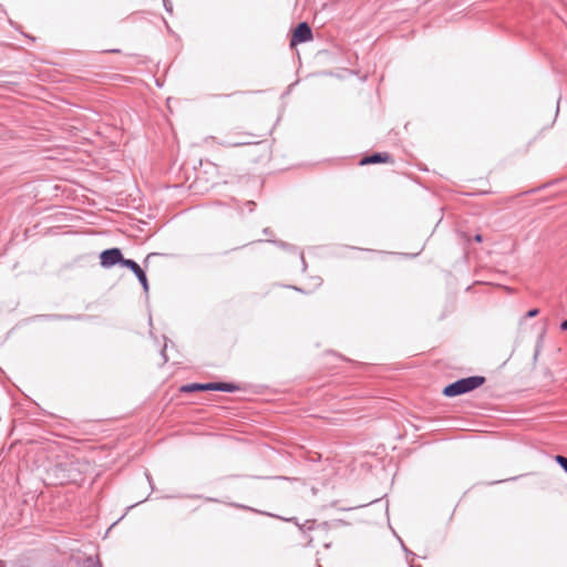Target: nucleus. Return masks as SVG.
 <instances>
[{
    "instance_id": "obj_1",
    "label": "nucleus",
    "mask_w": 567,
    "mask_h": 567,
    "mask_svg": "<svg viewBox=\"0 0 567 567\" xmlns=\"http://www.w3.org/2000/svg\"><path fill=\"white\" fill-rule=\"evenodd\" d=\"M87 463L79 460H70L55 465L53 475L61 484L76 483L82 480Z\"/></svg>"
},
{
    "instance_id": "obj_2",
    "label": "nucleus",
    "mask_w": 567,
    "mask_h": 567,
    "mask_svg": "<svg viewBox=\"0 0 567 567\" xmlns=\"http://www.w3.org/2000/svg\"><path fill=\"white\" fill-rule=\"evenodd\" d=\"M485 382L484 377H470L465 379H461L452 384H449L443 389V394L445 396H456L464 393H467L470 391H473L481 385H483Z\"/></svg>"
},
{
    "instance_id": "obj_3",
    "label": "nucleus",
    "mask_w": 567,
    "mask_h": 567,
    "mask_svg": "<svg viewBox=\"0 0 567 567\" xmlns=\"http://www.w3.org/2000/svg\"><path fill=\"white\" fill-rule=\"evenodd\" d=\"M237 390V386L233 383L225 382H210V383H190L183 385L181 388V392H195V391H225V392H234Z\"/></svg>"
},
{
    "instance_id": "obj_4",
    "label": "nucleus",
    "mask_w": 567,
    "mask_h": 567,
    "mask_svg": "<svg viewBox=\"0 0 567 567\" xmlns=\"http://www.w3.org/2000/svg\"><path fill=\"white\" fill-rule=\"evenodd\" d=\"M125 260L126 259L123 258V255L118 248L106 249L100 255L101 266L105 268L112 267L116 264L123 265V261Z\"/></svg>"
},
{
    "instance_id": "obj_5",
    "label": "nucleus",
    "mask_w": 567,
    "mask_h": 567,
    "mask_svg": "<svg viewBox=\"0 0 567 567\" xmlns=\"http://www.w3.org/2000/svg\"><path fill=\"white\" fill-rule=\"evenodd\" d=\"M311 39L312 31L310 27L306 22H302L298 24V27L295 29L290 44L291 47H295L298 43L307 42L310 41Z\"/></svg>"
},
{
    "instance_id": "obj_6",
    "label": "nucleus",
    "mask_w": 567,
    "mask_h": 567,
    "mask_svg": "<svg viewBox=\"0 0 567 567\" xmlns=\"http://www.w3.org/2000/svg\"><path fill=\"white\" fill-rule=\"evenodd\" d=\"M123 266L131 269L136 275V277L138 278L140 282L142 284L144 290L147 291L148 290L147 278H146L143 269L138 266V264L135 262L134 260L127 259V260L123 261Z\"/></svg>"
},
{
    "instance_id": "obj_7",
    "label": "nucleus",
    "mask_w": 567,
    "mask_h": 567,
    "mask_svg": "<svg viewBox=\"0 0 567 567\" xmlns=\"http://www.w3.org/2000/svg\"><path fill=\"white\" fill-rule=\"evenodd\" d=\"M392 157L388 153H377L371 156H365L360 161V165L378 164V163H391Z\"/></svg>"
},
{
    "instance_id": "obj_8",
    "label": "nucleus",
    "mask_w": 567,
    "mask_h": 567,
    "mask_svg": "<svg viewBox=\"0 0 567 567\" xmlns=\"http://www.w3.org/2000/svg\"><path fill=\"white\" fill-rule=\"evenodd\" d=\"M555 461L565 470L567 473V457L563 455H556Z\"/></svg>"
},
{
    "instance_id": "obj_9",
    "label": "nucleus",
    "mask_w": 567,
    "mask_h": 567,
    "mask_svg": "<svg viewBox=\"0 0 567 567\" xmlns=\"http://www.w3.org/2000/svg\"><path fill=\"white\" fill-rule=\"evenodd\" d=\"M257 143H258V142L247 140V141H243V142L234 143L233 145H234V146H243V145H250V144H257Z\"/></svg>"
},
{
    "instance_id": "obj_10",
    "label": "nucleus",
    "mask_w": 567,
    "mask_h": 567,
    "mask_svg": "<svg viewBox=\"0 0 567 567\" xmlns=\"http://www.w3.org/2000/svg\"><path fill=\"white\" fill-rule=\"evenodd\" d=\"M539 310L538 309H532L529 310L527 313H526V317L528 318H533V317H536L538 315Z\"/></svg>"
},
{
    "instance_id": "obj_11",
    "label": "nucleus",
    "mask_w": 567,
    "mask_h": 567,
    "mask_svg": "<svg viewBox=\"0 0 567 567\" xmlns=\"http://www.w3.org/2000/svg\"><path fill=\"white\" fill-rule=\"evenodd\" d=\"M561 330H567V319L560 324Z\"/></svg>"
},
{
    "instance_id": "obj_12",
    "label": "nucleus",
    "mask_w": 567,
    "mask_h": 567,
    "mask_svg": "<svg viewBox=\"0 0 567 567\" xmlns=\"http://www.w3.org/2000/svg\"><path fill=\"white\" fill-rule=\"evenodd\" d=\"M474 240H475L476 243H481V241L483 240V238H482V236H481V235H476V236L474 237Z\"/></svg>"
},
{
    "instance_id": "obj_13",
    "label": "nucleus",
    "mask_w": 567,
    "mask_h": 567,
    "mask_svg": "<svg viewBox=\"0 0 567 567\" xmlns=\"http://www.w3.org/2000/svg\"><path fill=\"white\" fill-rule=\"evenodd\" d=\"M538 351L535 352L534 360H537Z\"/></svg>"
}]
</instances>
